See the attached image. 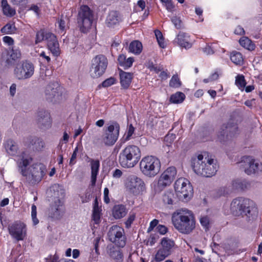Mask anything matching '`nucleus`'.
I'll return each instance as SVG.
<instances>
[{"label": "nucleus", "instance_id": "obj_35", "mask_svg": "<svg viewBox=\"0 0 262 262\" xmlns=\"http://www.w3.org/2000/svg\"><path fill=\"white\" fill-rule=\"evenodd\" d=\"M239 42L242 47L249 50H253L255 49V45L247 37H242Z\"/></svg>", "mask_w": 262, "mask_h": 262}, {"label": "nucleus", "instance_id": "obj_40", "mask_svg": "<svg viewBox=\"0 0 262 262\" xmlns=\"http://www.w3.org/2000/svg\"><path fill=\"white\" fill-rule=\"evenodd\" d=\"M169 84L171 88H178L181 86L182 82L178 76L174 75L170 80Z\"/></svg>", "mask_w": 262, "mask_h": 262}, {"label": "nucleus", "instance_id": "obj_55", "mask_svg": "<svg viewBox=\"0 0 262 262\" xmlns=\"http://www.w3.org/2000/svg\"><path fill=\"white\" fill-rule=\"evenodd\" d=\"M103 200L104 203L108 204L110 202L109 197V190L107 188H105L103 191Z\"/></svg>", "mask_w": 262, "mask_h": 262}, {"label": "nucleus", "instance_id": "obj_18", "mask_svg": "<svg viewBox=\"0 0 262 262\" xmlns=\"http://www.w3.org/2000/svg\"><path fill=\"white\" fill-rule=\"evenodd\" d=\"M177 174V170L175 167H170L167 168L160 177L158 186L160 189H163L167 186L170 185Z\"/></svg>", "mask_w": 262, "mask_h": 262}, {"label": "nucleus", "instance_id": "obj_38", "mask_svg": "<svg viewBox=\"0 0 262 262\" xmlns=\"http://www.w3.org/2000/svg\"><path fill=\"white\" fill-rule=\"evenodd\" d=\"M231 60L236 65H241L243 63V58L241 53L233 52L230 56Z\"/></svg>", "mask_w": 262, "mask_h": 262}, {"label": "nucleus", "instance_id": "obj_26", "mask_svg": "<svg viewBox=\"0 0 262 262\" xmlns=\"http://www.w3.org/2000/svg\"><path fill=\"white\" fill-rule=\"evenodd\" d=\"M99 166L100 163L98 160L93 159L91 160V183L92 186H94L96 184Z\"/></svg>", "mask_w": 262, "mask_h": 262}, {"label": "nucleus", "instance_id": "obj_32", "mask_svg": "<svg viewBox=\"0 0 262 262\" xmlns=\"http://www.w3.org/2000/svg\"><path fill=\"white\" fill-rule=\"evenodd\" d=\"M2 7L4 15L7 16L12 17L15 14V10L8 5L7 0L2 1Z\"/></svg>", "mask_w": 262, "mask_h": 262}, {"label": "nucleus", "instance_id": "obj_20", "mask_svg": "<svg viewBox=\"0 0 262 262\" xmlns=\"http://www.w3.org/2000/svg\"><path fill=\"white\" fill-rule=\"evenodd\" d=\"M175 41L179 46L185 49H189L192 47V42L190 36L184 32H180L175 39Z\"/></svg>", "mask_w": 262, "mask_h": 262}, {"label": "nucleus", "instance_id": "obj_56", "mask_svg": "<svg viewBox=\"0 0 262 262\" xmlns=\"http://www.w3.org/2000/svg\"><path fill=\"white\" fill-rule=\"evenodd\" d=\"M34 140L35 141L34 144H36V143L38 144V145H36V148L38 149H40L44 146V142L40 139L34 138Z\"/></svg>", "mask_w": 262, "mask_h": 262}, {"label": "nucleus", "instance_id": "obj_13", "mask_svg": "<svg viewBox=\"0 0 262 262\" xmlns=\"http://www.w3.org/2000/svg\"><path fill=\"white\" fill-rule=\"evenodd\" d=\"M110 241L115 244L119 247L123 248L126 244V238L124 235L123 228L118 226H112L107 233Z\"/></svg>", "mask_w": 262, "mask_h": 262}, {"label": "nucleus", "instance_id": "obj_64", "mask_svg": "<svg viewBox=\"0 0 262 262\" xmlns=\"http://www.w3.org/2000/svg\"><path fill=\"white\" fill-rule=\"evenodd\" d=\"M159 77L161 80H166L169 77V74L166 71H163L161 72Z\"/></svg>", "mask_w": 262, "mask_h": 262}, {"label": "nucleus", "instance_id": "obj_9", "mask_svg": "<svg viewBox=\"0 0 262 262\" xmlns=\"http://www.w3.org/2000/svg\"><path fill=\"white\" fill-rule=\"evenodd\" d=\"M93 20L92 10L86 5L81 6L77 17V22L81 31L86 32L91 28Z\"/></svg>", "mask_w": 262, "mask_h": 262}, {"label": "nucleus", "instance_id": "obj_15", "mask_svg": "<svg viewBox=\"0 0 262 262\" xmlns=\"http://www.w3.org/2000/svg\"><path fill=\"white\" fill-rule=\"evenodd\" d=\"M34 72L33 64L31 62L25 61L17 64L14 69V74L18 79L24 80L32 77Z\"/></svg>", "mask_w": 262, "mask_h": 262}, {"label": "nucleus", "instance_id": "obj_12", "mask_svg": "<svg viewBox=\"0 0 262 262\" xmlns=\"http://www.w3.org/2000/svg\"><path fill=\"white\" fill-rule=\"evenodd\" d=\"M239 167L248 175L258 173L261 171V165L251 156H244L239 162Z\"/></svg>", "mask_w": 262, "mask_h": 262}, {"label": "nucleus", "instance_id": "obj_8", "mask_svg": "<svg viewBox=\"0 0 262 262\" xmlns=\"http://www.w3.org/2000/svg\"><path fill=\"white\" fill-rule=\"evenodd\" d=\"M174 189L179 200L188 202L193 195V188L188 180L184 178L178 179L174 183Z\"/></svg>", "mask_w": 262, "mask_h": 262}, {"label": "nucleus", "instance_id": "obj_4", "mask_svg": "<svg viewBox=\"0 0 262 262\" xmlns=\"http://www.w3.org/2000/svg\"><path fill=\"white\" fill-rule=\"evenodd\" d=\"M52 202L49 210V215L55 220H60L63 216L66 208L64 205L65 190L63 187L55 184L51 187Z\"/></svg>", "mask_w": 262, "mask_h": 262}, {"label": "nucleus", "instance_id": "obj_45", "mask_svg": "<svg viewBox=\"0 0 262 262\" xmlns=\"http://www.w3.org/2000/svg\"><path fill=\"white\" fill-rule=\"evenodd\" d=\"M37 208L36 206L33 204L31 207V217L34 225H36L39 223V220L37 218Z\"/></svg>", "mask_w": 262, "mask_h": 262}, {"label": "nucleus", "instance_id": "obj_42", "mask_svg": "<svg viewBox=\"0 0 262 262\" xmlns=\"http://www.w3.org/2000/svg\"><path fill=\"white\" fill-rule=\"evenodd\" d=\"M155 34L159 46L162 48H165L166 45L161 32L157 30H155Z\"/></svg>", "mask_w": 262, "mask_h": 262}, {"label": "nucleus", "instance_id": "obj_3", "mask_svg": "<svg viewBox=\"0 0 262 262\" xmlns=\"http://www.w3.org/2000/svg\"><path fill=\"white\" fill-rule=\"evenodd\" d=\"M192 167L198 175L205 177L214 176L218 169L215 160L208 155L200 154L192 159Z\"/></svg>", "mask_w": 262, "mask_h": 262}, {"label": "nucleus", "instance_id": "obj_49", "mask_svg": "<svg viewBox=\"0 0 262 262\" xmlns=\"http://www.w3.org/2000/svg\"><path fill=\"white\" fill-rule=\"evenodd\" d=\"M200 223L205 229H208L209 226V220L207 216L201 217L200 220Z\"/></svg>", "mask_w": 262, "mask_h": 262}, {"label": "nucleus", "instance_id": "obj_28", "mask_svg": "<svg viewBox=\"0 0 262 262\" xmlns=\"http://www.w3.org/2000/svg\"><path fill=\"white\" fill-rule=\"evenodd\" d=\"M7 55L9 58H7L6 62L8 64H10L11 62V60L15 61L20 59L21 58V54L19 49L12 47L8 51Z\"/></svg>", "mask_w": 262, "mask_h": 262}, {"label": "nucleus", "instance_id": "obj_37", "mask_svg": "<svg viewBox=\"0 0 262 262\" xmlns=\"http://www.w3.org/2000/svg\"><path fill=\"white\" fill-rule=\"evenodd\" d=\"M248 183L244 180L237 179L232 181V187L235 189L244 190L248 185Z\"/></svg>", "mask_w": 262, "mask_h": 262}, {"label": "nucleus", "instance_id": "obj_6", "mask_svg": "<svg viewBox=\"0 0 262 262\" xmlns=\"http://www.w3.org/2000/svg\"><path fill=\"white\" fill-rule=\"evenodd\" d=\"M140 169L144 176L150 178L154 177L160 171V161L155 156L144 157L140 161Z\"/></svg>", "mask_w": 262, "mask_h": 262}, {"label": "nucleus", "instance_id": "obj_21", "mask_svg": "<svg viewBox=\"0 0 262 262\" xmlns=\"http://www.w3.org/2000/svg\"><path fill=\"white\" fill-rule=\"evenodd\" d=\"M122 21L120 14L116 11H111L105 20V24L109 28H114Z\"/></svg>", "mask_w": 262, "mask_h": 262}, {"label": "nucleus", "instance_id": "obj_22", "mask_svg": "<svg viewBox=\"0 0 262 262\" xmlns=\"http://www.w3.org/2000/svg\"><path fill=\"white\" fill-rule=\"evenodd\" d=\"M48 37V40L47 41L48 49L54 56H58L60 54V49L56 36L53 34H49Z\"/></svg>", "mask_w": 262, "mask_h": 262}, {"label": "nucleus", "instance_id": "obj_52", "mask_svg": "<svg viewBox=\"0 0 262 262\" xmlns=\"http://www.w3.org/2000/svg\"><path fill=\"white\" fill-rule=\"evenodd\" d=\"M136 215L135 214L133 213H130L128 217L127 220L125 222V225L127 228H129L131 224L133 223V221L135 220Z\"/></svg>", "mask_w": 262, "mask_h": 262}, {"label": "nucleus", "instance_id": "obj_63", "mask_svg": "<svg viewBox=\"0 0 262 262\" xmlns=\"http://www.w3.org/2000/svg\"><path fill=\"white\" fill-rule=\"evenodd\" d=\"M29 10L34 11L37 16L39 15V12H40V9L37 5H31Z\"/></svg>", "mask_w": 262, "mask_h": 262}, {"label": "nucleus", "instance_id": "obj_2", "mask_svg": "<svg viewBox=\"0 0 262 262\" xmlns=\"http://www.w3.org/2000/svg\"><path fill=\"white\" fill-rule=\"evenodd\" d=\"M174 228L180 232L188 234L195 228L196 221L193 212L186 208L178 209L171 216Z\"/></svg>", "mask_w": 262, "mask_h": 262}, {"label": "nucleus", "instance_id": "obj_54", "mask_svg": "<svg viewBox=\"0 0 262 262\" xmlns=\"http://www.w3.org/2000/svg\"><path fill=\"white\" fill-rule=\"evenodd\" d=\"M228 193V190L225 187L220 188L216 192V196H224Z\"/></svg>", "mask_w": 262, "mask_h": 262}, {"label": "nucleus", "instance_id": "obj_62", "mask_svg": "<svg viewBox=\"0 0 262 262\" xmlns=\"http://www.w3.org/2000/svg\"><path fill=\"white\" fill-rule=\"evenodd\" d=\"M234 33L236 34L241 35H243L245 34V31H244V29H243V28L238 26L235 29Z\"/></svg>", "mask_w": 262, "mask_h": 262}, {"label": "nucleus", "instance_id": "obj_5", "mask_svg": "<svg viewBox=\"0 0 262 262\" xmlns=\"http://www.w3.org/2000/svg\"><path fill=\"white\" fill-rule=\"evenodd\" d=\"M141 157L140 148L137 146L129 145L125 147L119 155V162L124 168L134 167Z\"/></svg>", "mask_w": 262, "mask_h": 262}, {"label": "nucleus", "instance_id": "obj_57", "mask_svg": "<svg viewBox=\"0 0 262 262\" xmlns=\"http://www.w3.org/2000/svg\"><path fill=\"white\" fill-rule=\"evenodd\" d=\"M51 262H74L73 260H66L64 259H59L58 256L54 255L51 258Z\"/></svg>", "mask_w": 262, "mask_h": 262}, {"label": "nucleus", "instance_id": "obj_34", "mask_svg": "<svg viewBox=\"0 0 262 262\" xmlns=\"http://www.w3.org/2000/svg\"><path fill=\"white\" fill-rule=\"evenodd\" d=\"M185 98V95L184 93L180 92L171 95L170 97V101L172 103H181Z\"/></svg>", "mask_w": 262, "mask_h": 262}, {"label": "nucleus", "instance_id": "obj_59", "mask_svg": "<svg viewBox=\"0 0 262 262\" xmlns=\"http://www.w3.org/2000/svg\"><path fill=\"white\" fill-rule=\"evenodd\" d=\"M3 41L9 46L12 45L14 43L13 38L8 36H5L3 38Z\"/></svg>", "mask_w": 262, "mask_h": 262}, {"label": "nucleus", "instance_id": "obj_41", "mask_svg": "<svg viewBox=\"0 0 262 262\" xmlns=\"http://www.w3.org/2000/svg\"><path fill=\"white\" fill-rule=\"evenodd\" d=\"M16 30L15 25L11 24H7L1 29V32L4 34L14 33Z\"/></svg>", "mask_w": 262, "mask_h": 262}, {"label": "nucleus", "instance_id": "obj_39", "mask_svg": "<svg viewBox=\"0 0 262 262\" xmlns=\"http://www.w3.org/2000/svg\"><path fill=\"white\" fill-rule=\"evenodd\" d=\"M235 83L239 89L243 91L246 85V81L245 79V77L243 75H238L235 77Z\"/></svg>", "mask_w": 262, "mask_h": 262}, {"label": "nucleus", "instance_id": "obj_36", "mask_svg": "<svg viewBox=\"0 0 262 262\" xmlns=\"http://www.w3.org/2000/svg\"><path fill=\"white\" fill-rule=\"evenodd\" d=\"M49 34H52V33L41 30L38 31L36 34L35 43H37L41 42L42 41L46 40H48V35Z\"/></svg>", "mask_w": 262, "mask_h": 262}, {"label": "nucleus", "instance_id": "obj_50", "mask_svg": "<svg viewBox=\"0 0 262 262\" xmlns=\"http://www.w3.org/2000/svg\"><path fill=\"white\" fill-rule=\"evenodd\" d=\"M78 147H76L72 155L71 158L70 159L69 164L70 165H73L76 163V159L77 158V152H78Z\"/></svg>", "mask_w": 262, "mask_h": 262}, {"label": "nucleus", "instance_id": "obj_23", "mask_svg": "<svg viewBox=\"0 0 262 262\" xmlns=\"http://www.w3.org/2000/svg\"><path fill=\"white\" fill-rule=\"evenodd\" d=\"M119 75L121 87L124 89H128L133 78V74L121 70L119 72Z\"/></svg>", "mask_w": 262, "mask_h": 262}, {"label": "nucleus", "instance_id": "obj_47", "mask_svg": "<svg viewBox=\"0 0 262 262\" xmlns=\"http://www.w3.org/2000/svg\"><path fill=\"white\" fill-rule=\"evenodd\" d=\"M116 80L114 77H110L105 80L101 84L102 86L104 88H107L115 84Z\"/></svg>", "mask_w": 262, "mask_h": 262}, {"label": "nucleus", "instance_id": "obj_27", "mask_svg": "<svg viewBox=\"0 0 262 262\" xmlns=\"http://www.w3.org/2000/svg\"><path fill=\"white\" fill-rule=\"evenodd\" d=\"M127 210L126 207L123 205H116L114 206L112 214L116 219L123 217L127 214Z\"/></svg>", "mask_w": 262, "mask_h": 262}, {"label": "nucleus", "instance_id": "obj_33", "mask_svg": "<svg viewBox=\"0 0 262 262\" xmlns=\"http://www.w3.org/2000/svg\"><path fill=\"white\" fill-rule=\"evenodd\" d=\"M100 211L101 209L99 207L97 201L96 199L92 214V220L95 224L98 225L100 222Z\"/></svg>", "mask_w": 262, "mask_h": 262}, {"label": "nucleus", "instance_id": "obj_17", "mask_svg": "<svg viewBox=\"0 0 262 262\" xmlns=\"http://www.w3.org/2000/svg\"><path fill=\"white\" fill-rule=\"evenodd\" d=\"M8 231L12 237L17 241H23L27 235L26 225L19 221L9 225Z\"/></svg>", "mask_w": 262, "mask_h": 262}, {"label": "nucleus", "instance_id": "obj_16", "mask_svg": "<svg viewBox=\"0 0 262 262\" xmlns=\"http://www.w3.org/2000/svg\"><path fill=\"white\" fill-rule=\"evenodd\" d=\"M45 93L47 100L57 102L62 99V88L58 82H54L46 86Z\"/></svg>", "mask_w": 262, "mask_h": 262}, {"label": "nucleus", "instance_id": "obj_60", "mask_svg": "<svg viewBox=\"0 0 262 262\" xmlns=\"http://www.w3.org/2000/svg\"><path fill=\"white\" fill-rule=\"evenodd\" d=\"M158 220L156 219H154L151 221L150 223L149 227L148 228V231H152L154 228L158 225Z\"/></svg>", "mask_w": 262, "mask_h": 262}, {"label": "nucleus", "instance_id": "obj_43", "mask_svg": "<svg viewBox=\"0 0 262 262\" xmlns=\"http://www.w3.org/2000/svg\"><path fill=\"white\" fill-rule=\"evenodd\" d=\"M135 132V128L132 124H130L127 128L126 133L123 136L122 140L123 142H126L131 139V137Z\"/></svg>", "mask_w": 262, "mask_h": 262}, {"label": "nucleus", "instance_id": "obj_46", "mask_svg": "<svg viewBox=\"0 0 262 262\" xmlns=\"http://www.w3.org/2000/svg\"><path fill=\"white\" fill-rule=\"evenodd\" d=\"M173 198V194L171 192H168L164 196L163 201L166 204L172 205L174 201Z\"/></svg>", "mask_w": 262, "mask_h": 262}, {"label": "nucleus", "instance_id": "obj_48", "mask_svg": "<svg viewBox=\"0 0 262 262\" xmlns=\"http://www.w3.org/2000/svg\"><path fill=\"white\" fill-rule=\"evenodd\" d=\"M172 23L177 29H181L182 27V21L179 17L173 16L171 19Z\"/></svg>", "mask_w": 262, "mask_h": 262}, {"label": "nucleus", "instance_id": "obj_7", "mask_svg": "<svg viewBox=\"0 0 262 262\" xmlns=\"http://www.w3.org/2000/svg\"><path fill=\"white\" fill-rule=\"evenodd\" d=\"M252 201L243 198L234 199L230 204V210L235 216H248L252 209Z\"/></svg>", "mask_w": 262, "mask_h": 262}, {"label": "nucleus", "instance_id": "obj_30", "mask_svg": "<svg viewBox=\"0 0 262 262\" xmlns=\"http://www.w3.org/2000/svg\"><path fill=\"white\" fill-rule=\"evenodd\" d=\"M170 255L166 251L163 250L161 248H159L156 251L155 254L153 255V260L156 262H161Z\"/></svg>", "mask_w": 262, "mask_h": 262}, {"label": "nucleus", "instance_id": "obj_25", "mask_svg": "<svg viewBox=\"0 0 262 262\" xmlns=\"http://www.w3.org/2000/svg\"><path fill=\"white\" fill-rule=\"evenodd\" d=\"M160 244V248L171 255L175 246L174 242L168 237H163L161 241Z\"/></svg>", "mask_w": 262, "mask_h": 262}, {"label": "nucleus", "instance_id": "obj_24", "mask_svg": "<svg viewBox=\"0 0 262 262\" xmlns=\"http://www.w3.org/2000/svg\"><path fill=\"white\" fill-rule=\"evenodd\" d=\"M106 252L109 256L114 259L119 260L123 258L121 250L112 245H109L107 246Z\"/></svg>", "mask_w": 262, "mask_h": 262}, {"label": "nucleus", "instance_id": "obj_14", "mask_svg": "<svg viewBox=\"0 0 262 262\" xmlns=\"http://www.w3.org/2000/svg\"><path fill=\"white\" fill-rule=\"evenodd\" d=\"M125 185L127 189L135 194L142 193L146 189L143 180L136 175L129 176L126 180Z\"/></svg>", "mask_w": 262, "mask_h": 262}, {"label": "nucleus", "instance_id": "obj_10", "mask_svg": "<svg viewBox=\"0 0 262 262\" xmlns=\"http://www.w3.org/2000/svg\"><path fill=\"white\" fill-rule=\"evenodd\" d=\"M120 131V125L116 122H112L108 124L102 136L101 141L105 146L114 145L117 141Z\"/></svg>", "mask_w": 262, "mask_h": 262}, {"label": "nucleus", "instance_id": "obj_31", "mask_svg": "<svg viewBox=\"0 0 262 262\" xmlns=\"http://www.w3.org/2000/svg\"><path fill=\"white\" fill-rule=\"evenodd\" d=\"M142 51V45L138 40H134L130 42L129 51L135 55H139Z\"/></svg>", "mask_w": 262, "mask_h": 262}, {"label": "nucleus", "instance_id": "obj_53", "mask_svg": "<svg viewBox=\"0 0 262 262\" xmlns=\"http://www.w3.org/2000/svg\"><path fill=\"white\" fill-rule=\"evenodd\" d=\"M156 230L158 233L162 235L166 234L167 232V227L162 225H158Z\"/></svg>", "mask_w": 262, "mask_h": 262}, {"label": "nucleus", "instance_id": "obj_51", "mask_svg": "<svg viewBox=\"0 0 262 262\" xmlns=\"http://www.w3.org/2000/svg\"><path fill=\"white\" fill-rule=\"evenodd\" d=\"M134 61V59L133 57H129L127 59L126 58L125 61L123 64L122 67L124 69H127L131 67L133 65V63Z\"/></svg>", "mask_w": 262, "mask_h": 262}, {"label": "nucleus", "instance_id": "obj_1", "mask_svg": "<svg viewBox=\"0 0 262 262\" xmlns=\"http://www.w3.org/2000/svg\"><path fill=\"white\" fill-rule=\"evenodd\" d=\"M4 147L8 155L18 157L16 163L18 171L29 183L34 184L41 180L44 176L45 169L42 164L36 163L31 165L33 158L26 151H23L18 155V144L12 139L7 140L5 142Z\"/></svg>", "mask_w": 262, "mask_h": 262}, {"label": "nucleus", "instance_id": "obj_58", "mask_svg": "<svg viewBox=\"0 0 262 262\" xmlns=\"http://www.w3.org/2000/svg\"><path fill=\"white\" fill-rule=\"evenodd\" d=\"M164 4L165 6L166 7V9L168 11L171 12V11H173L174 8V6L171 2V0H168V1H167L166 2L164 3Z\"/></svg>", "mask_w": 262, "mask_h": 262}, {"label": "nucleus", "instance_id": "obj_11", "mask_svg": "<svg viewBox=\"0 0 262 262\" xmlns=\"http://www.w3.org/2000/svg\"><path fill=\"white\" fill-rule=\"evenodd\" d=\"M107 59L103 55L96 56L92 60L91 76L93 78L101 76L105 72L107 67Z\"/></svg>", "mask_w": 262, "mask_h": 262}, {"label": "nucleus", "instance_id": "obj_29", "mask_svg": "<svg viewBox=\"0 0 262 262\" xmlns=\"http://www.w3.org/2000/svg\"><path fill=\"white\" fill-rule=\"evenodd\" d=\"M238 131V127L236 125H229L228 126L222 127V131L221 132V136L224 138L225 135L227 137L230 136H234L237 133Z\"/></svg>", "mask_w": 262, "mask_h": 262}, {"label": "nucleus", "instance_id": "obj_19", "mask_svg": "<svg viewBox=\"0 0 262 262\" xmlns=\"http://www.w3.org/2000/svg\"><path fill=\"white\" fill-rule=\"evenodd\" d=\"M37 123L42 129H48L52 126V120L50 113L44 110H39L37 114Z\"/></svg>", "mask_w": 262, "mask_h": 262}, {"label": "nucleus", "instance_id": "obj_44", "mask_svg": "<svg viewBox=\"0 0 262 262\" xmlns=\"http://www.w3.org/2000/svg\"><path fill=\"white\" fill-rule=\"evenodd\" d=\"M68 20V18L67 17H64L63 15L58 20L57 24L61 31H64Z\"/></svg>", "mask_w": 262, "mask_h": 262}, {"label": "nucleus", "instance_id": "obj_61", "mask_svg": "<svg viewBox=\"0 0 262 262\" xmlns=\"http://www.w3.org/2000/svg\"><path fill=\"white\" fill-rule=\"evenodd\" d=\"M203 51L207 55L212 54L213 53V50L209 45H206L205 48H203Z\"/></svg>", "mask_w": 262, "mask_h": 262}]
</instances>
